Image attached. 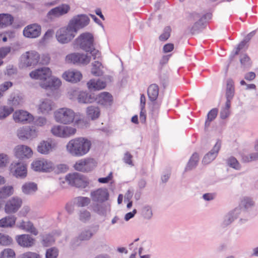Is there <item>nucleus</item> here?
Instances as JSON below:
<instances>
[{
	"label": "nucleus",
	"instance_id": "1",
	"mask_svg": "<svg viewBox=\"0 0 258 258\" xmlns=\"http://www.w3.org/2000/svg\"><path fill=\"white\" fill-rule=\"evenodd\" d=\"M91 141L84 137H78L70 140L66 145V151L73 157H82L86 155L91 147Z\"/></svg>",
	"mask_w": 258,
	"mask_h": 258
},
{
	"label": "nucleus",
	"instance_id": "2",
	"mask_svg": "<svg viewBox=\"0 0 258 258\" xmlns=\"http://www.w3.org/2000/svg\"><path fill=\"white\" fill-rule=\"evenodd\" d=\"M76 116L75 111L68 107L57 109L54 112V118L57 123L62 124H71L74 123Z\"/></svg>",
	"mask_w": 258,
	"mask_h": 258
},
{
	"label": "nucleus",
	"instance_id": "3",
	"mask_svg": "<svg viewBox=\"0 0 258 258\" xmlns=\"http://www.w3.org/2000/svg\"><path fill=\"white\" fill-rule=\"evenodd\" d=\"M73 45L74 48H80L85 51L90 50L94 45L93 35L87 32L82 33L75 39Z\"/></svg>",
	"mask_w": 258,
	"mask_h": 258
},
{
	"label": "nucleus",
	"instance_id": "4",
	"mask_svg": "<svg viewBox=\"0 0 258 258\" xmlns=\"http://www.w3.org/2000/svg\"><path fill=\"white\" fill-rule=\"evenodd\" d=\"M76 34L75 31L68 24L56 31L55 38L59 43L67 44L73 40Z\"/></svg>",
	"mask_w": 258,
	"mask_h": 258
},
{
	"label": "nucleus",
	"instance_id": "5",
	"mask_svg": "<svg viewBox=\"0 0 258 258\" xmlns=\"http://www.w3.org/2000/svg\"><path fill=\"white\" fill-rule=\"evenodd\" d=\"M65 61L69 64L86 66L91 61V56L84 53L73 52L66 56Z\"/></svg>",
	"mask_w": 258,
	"mask_h": 258
},
{
	"label": "nucleus",
	"instance_id": "6",
	"mask_svg": "<svg viewBox=\"0 0 258 258\" xmlns=\"http://www.w3.org/2000/svg\"><path fill=\"white\" fill-rule=\"evenodd\" d=\"M39 60L40 55L37 52L33 50L27 51L21 56L20 66L22 68L35 66L39 63Z\"/></svg>",
	"mask_w": 258,
	"mask_h": 258
},
{
	"label": "nucleus",
	"instance_id": "7",
	"mask_svg": "<svg viewBox=\"0 0 258 258\" xmlns=\"http://www.w3.org/2000/svg\"><path fill=\"white\" fill-rule=\"evenodd\" d=\"M90 22L89 17L85 14L74 16L69 22L68 24L77 33L78 31L87 26Z\"/></svg>",
	"mask_w": 258,
	"mask_h": 258
},
{
	"label": "nucleus",
	"instance_id": "8",
	"mask_svg": "<svg viewBox=\"0 0 258 258\" xmlns=\"http://www.w3.org/2000/svg\"><path fill=\"white\" fill-rule=\"evenodd\" d=\"M23 201L18 197H13L8 200L4 206V211L7 214L17 213L21 207Z\"/></svg>",
	"mask_w": 258,
	"mask_h": 258
},
{
	"label": "nucleus",
	"instance_id": "9",
	"mask_svg": "<svg viewBox=\"0 0 258 258\" xmlns=\"http://www.w3.org/2000/svg\"><path fill=\"white\" fill-rule=\"evenodd\" d=\"M29 75L32 79L39 80L41 86V84L48 81L51 76V71L49 68L43 67L32 71Z\"/></svg>",
	"mask_w": 258,
	"mask_h": 258
},
{
	"label": "nucleus",
	"instance_id": "10",
	"mask_svg": "<svg viewBox=\"0 0 258 258\" xmlns=\"http://www.w3.org/2000/svg\"><path fill=\"white\" fill-rule=\"evenodd\" d=\"M31 168L35 171H42L45 172L53 171V163L45 159L36 160L31 163Z\"/></svg>",
	"mask_w": 258,
	"mask_h": 258
},
{
	"label": "nucleus",
	"instance_id": "11",
	"mask_svg": "<svg viewBox=\"0 0 258 258\" xmlns=\"http://www.w3.org/2000/svg\"><path fill=\"white\" fill-rule=\"evenodd\" d=\"M96 165L95 161L92 158H85L79 160L74 165L75 170L81 172H88L92 170Z\"/></svg>",
	"mask_w": 258,
	"mask_h": 258
},
{
	"label": "nucleus",
	"instance_id": "12",
	"mask_svg": "<svg viewBox=\"0 0 258 258\" xmlns=\"http://www.w3.org/2000/svg\"><path fill=\"white\" fill-rule=\"evenodd\" d=\"M71 10L70 6L68 4H62L51 9L47 13L46 18L49 20H52L56 18L67 14Z\"/></svg>",
	"mask_w": 258,
	"mask_h": 258
},
{
	"label": "nucleus",
	"instance_id": "13",
	"mask_svg": "<svg viewBox=\"0 0 258 258\" xmlns=\"http://www.w3.org/2000/svg\"><path fill=\"white\" fill-rule=\"evenodd\" d=\"M65 179L69 184L78 187L85 188L88 184V182L78 173L69 174L66 176Z\"/></svg>",
	"mask_w": 258,
	"mask_h": 258
},
{
	"label": "nucleus",
	"instance_id": "14",
	"mask_svg": "<svg viewBox=\"0 0 258 258\" xmlns=\"http://www.w3.org/2000/svg\"><path fill=\"white\" fill-rule=\"evenodd\" d=\"M11 173L17 178H25L27 176L26 165L22 162H13L10 166Z\"/></svg>",
	"mask_w": 258,
	"mask_h": 258
},
{
	"label": "nucleus",
	"instance_id": "15",
	"mask_svg": "<svg viewBox=\"0 0 258 258\" xmlns=\"http://www.w3.org/2000/svg\"><path fill=\"white\" fill-rule=\"evenodd\" d=\"M41 32V26L36 24H32L26 26L23 30V35L28 38L38 37Z\"/></svg>",
	"mask_w": 258,
	"mask_h": 258
},
{
	"label": "nucleus",
	"instance_id": "16",
	"mask_svg": "<svg viewBox=\"0 0 258 258\" xmlns=\"http://www.w3.org/2000/svg\"><path fill=\"white\" fill-rule=\"evenodd\" d=\"M13 117L16 122L27 123L32 122L34 120V117L31 114L23 110L16 111L14 113Z\"/></svg>",
	"mask_w": 258,
	"mask_h": 258
},
{
	"label": "nucleus",
	"instance_id": "17",
	"mask_svg": "<svg viewBox=\"0 0 258 258\" xmlns=\"http://www.w3.org/2000/svg\"><path fill=\"white\" fill-rule=\"evenodd\" d=\"M90 196L93 201L102 203L108 200L109 194L107 189L100 188L91 191Z\"/></svg>",
	"mask_w": 258,
	"mask_h": 258
},
{
	"label": "nucleus",
	"instance_id": "18",
	"mask_svg": "<svg viewBox=\"0 0 258 258\" xmlns=\"http://www.w3.org/2000/svg\"><path fill=\"white\" fill-rule=\"evenodd\" d=\"M37 131L34 128L23 127L17 131V136L21 140L32 139L37 136Z\"/></svg>",
	"mask_w": 258,
	"mask_h": 258
},
{
	"label": "nucleus",
	"instance_id": "19",
	"mask_svg": "<svg viewBox=\"0 0 258 258\" xmlns=\"http://www.w3.org/2000/svg\"><path fill=\"white\" fill-rule=\"evenodd\" d=\"M15 156L20 159L30 158L32 156L33 151L28 146L19 145L14 148Z\"/></svg>",
	"mask_w": 258,
	"mask_h": 258
},
{
	"label": "nucleus",
	"instance_id": "20",
	"mask_svg": "<svg viewBox=\"0 0 258 258\" xmlns=\"http://www.w3.org/2000/svg\"><path fill=\"white\" fill-rule=\"evenodd\" d=\"M55 107L54 102L48 98L42 99L40 100L38 105V108L39 111L43 114H48Z\"/></svg>",
	"mask_w": 258,
	"mask_h": 258
},
{
	"label": "nucleus",
	"instance_id": "21",
	"mask_svg": "<svg viewBox=\"0 0 258 258\" xmlns=\"http://www.w3.org/2000/svg\"><path fill=\"white\" fill-rule=\"evenodd\" d=\"M62 77L68 82L76 83L80 81L82 75L77 70H68L62 74Z\"/></svg>",
	"mask_w": 258,
	"mask_h": 258
},
{
	"label": "nucleus",
	"instance_id": "22",
	"mask_svg": "<svg viewBox=\"0 0 258 258\" xmlns=\"http://www.w3.org/2000/svg\"><path fill=\"white\" fill-rule=\"evenodd\" d=\"M55 144L53 143L52 141L43 140L38 145L37 151L41 154L47 155L55 148Z\"/></svg>",
	"mask_w": 258,
	"mask_h": 258
},
{
	"label": "nucleus",
	"instance_id": "23",
	"mask_svg": "<svg viewBox=\"0 0 258 258\" xmlns=\"http://www.w3.org/2000/svg\"><path fill=\"white\" fill-rule=\"evenodd\" d=\"M212 15L210 13H207L201 17L199 14L197 13H193L190 15V17L195 20H198V21L196 22L194 25L192 29L193 31L199 30L203 27L204 22L206 20L210 19L211 18Z\"/></svg>",
	"mask_w": 258,
	"mask_h": 258
},
{
	"label": "nucleus",
	"instance_id": "24",
	"mask_svg": "<svg viewBox=\"0 0 258 258\" xmlns=\"http://www.w3.org/2000/svg\"><path fill=\"white\" fill-rule=\"evenodd\" d=\"M16 240L19 245L29 247L34 244V239L29 234H22L16 236Z\"/></svg>",
	"mask_w": 258,
	"mask_h": 258
},
{
	"label": "nucleus",
	"instance_id": "25",
	"mask_svg": "<svg viewBox=\"0 0 258 258\" xmlns=\"http://www.w3.org/2000/svg\"><path fill=\"white\" fill-rule=\"evenodd\" d=\"M221 143L217 141L214 145L212 150L207 153L203 159V162L205 164H208L212 161L217 156V154L221 148Z\"/></svg>",
	"mask_w": 258,
	"mask_h": 258
},
{
	"label": "nucleus",
	"instance_id": "26",
	"mask_svg": "<svg viewBox=\"0 0 258 258\" xmlns=\"http://www.w3.org/2000/svg\"><path fill=\"white\" fill-rule=\"evenodd\" d=\"M96 101L101 105L109 106L113 101L112 96L108 92H102L96 97Z\"/></svg>",
	"mask_w": 258,
	"mask_h": 258
},
{
	"label": "nucleus",
	"instance_id": "27",
	"mask_svg": "<svg viewBox=\"0 0 258 258\" xmlns=\"http://www.w3.org/2000/svg\"><path fill=\"white\" fill-rule=\"evenodd\" d=\"M61 84V81L59 79L50 77L47 82L41 84V87L46 90H53L58 88Z\"/></svg>",
	"mask_w": 258,
	"mask_h": 258
},
{
	"label": "nucleus",
	"instance_id": "28",
	"mask_svg": "<svg viewBox=\"0 0 258 258\" xmlns=\"http://www.w3.org/2000/svg\"><path fill=\"white\" fill-rule=\"evenodd\" d=\"M17 220L14 215H8L0 219V228H9L13 227Z\"/></svg>",
	"mask_w": 258,
	"mask_h": 258
},
{
	"label": "nucleus",
	"instance_id": "29",
	"mask_svg": "<svg viewBox=\"0 0 258 258\" xmlns=\"http://www.w3.org/2000/svg\"><path fill=\"white\" fill-rule=\"evenodd\" d=\"M17 227L26 232H30L34 235L38 233L37 230L35 228L33 223L30 221L22 220L17 225Z\"/></svg>",
	"mask_w": 258,
	"mask_h": 258
},
{
	"label": "nucleus",
	"instance_id": "30",
	"mask_svg": "<svg viewBox=\"0 0 258 258\" xmlns=\"http://www.w3.org/2000/svg\"><path fill=\"white\" fill-rule=\"evenodd\" d=\"M77 100L80 103H91L96 101V97L93 94L80 92L78 95Z\"/></svg>",
	"mask_w": 258,
	"mask_h": 258
},
{
	"label": "nucleus",
	"instance_id": "31",
	"mask_svg": "<svg viewBox=\"0 0 258 258\" xmlns=\"http://www.w3.org/2000/svg\"><path fill=\"white\" fill-rule=\"evenodd\" d=\"M87 85L89 90H99L105 88L106 83L100 80L91 79L87 83Z\"/></svg>",
	"mask_w": 258,
	"mask_h": 258
},
{
	"label": "nucleus",
	"instance_id": "32",
	"mask_svg": "<svg viewBox=\"0 0 258 258\" xmlns=\"http://www.w3.org/2000/svg\"><path fill=\"white\" fill-rule=\"evenodd\" d=\"M86 112L88 118L95 120L99 117L100 110L98 106L90 105L86 108Z\"/></svg>",
	"mask_w": 258,
	"mask_h": 258
},
{
	"label": "nucleus",
	"instance_id": "33",
	"mask_svg": "<svg viewBox=\"0 0 258 258\" xmlns=\"http://www.w3.org/2000/svg\"><path fill=\"white\" fill-rule=\"evenodd\" d=\"M62 124V139H68L74 136L77 133V129L70 125H65Z\"/></svg>",
	"mask_w": 258,
	"mask_h": 258
},
{
	"label": "nucleus",
	"instance_id": "34",
	"mask_svg": "<svg viewBox=\"0 0 258 258\" xmlns=\"http://www.w3.org/2000/svg\"><path fill=\"white\" fill-rule=\"evenodd\" d=\"M14 193V189L12 185H5L0 187V199H6Z\"/></svg>",
	"mask_w": 258,
	"mask_h": 258
},
{
	"label": "nucleus",
	"instance_id": "35",
	"mask_svg": "<svg viewBox=\"0 0 258 258\" xmlns=\"http://www.w3.org/2000/svg\"><path fill=\"white\" fill-rule=\"evenodd\" d=\"M91 74L95 76H101L103 74V67L102 63L99 61H95L91 63Z\"/></svg>",
	"mask_w": 258,
	"mask_h": 258
},
{
	"label": "nucleus",
	"instance_id": "36",
	"mask_svg": "<svg viewBox=\"0 0 258 258\" xmlns=\"http://www.w3.org/2000/svg\"><path fill=\"white\" fill-rule=\"evenodd\" d=\"M37 190V184L34 182H26L22 186V192L25 195L32 194Z\"/></svg>",
	"mask_w": 258,
	"mask_h": 258
},
{
	"label": "nucleus",
	"instance_id": "37",
	"mask_svg": "<svg viewBox=\"0 0 258 258\" xmlns=\"http://www.w3.org/2000/svg\"><path fill=\"white\" fill-rule=\"evenodd\" d=\"M147 93L148 97L151 101L156 100L159 94L158 86L156 84L151 85L148 87Z\"/></svg>",
	"mask_w": 258,
	"mask_h": 258
},
{
	"label": "nucleus",
	"instance_id": "38",
	"mask_svg": "<svg viewBox=\"0 0 258 258\" xmlns=\"http://www.w3.org/2000/svg\"><path fill=\"white\" fill-rule=\"evenodd\" d=\"M14 21L13 16L8 14H0V23L1 28L11 25Z\"/></svg>",
	"mask_w": 258,
	"mask_h": 258
},
{
	"label": "nucleus",
	"instance_id": "39",
	"mask_svg": "<svg viewBox=\"0 0 258 258\" xmlns=\"http://www.w3.org/2000/svg\"><path fill=\"white\" fill-rule=\"evenodd\" d=\"M97 232V230L93 231L91 229H85L82 231L78 236L79 238L83 241L89 240L93 236V235Z\"/></svg>",
	"mask_w": 258,
	"mask_h": 258
},
{
	"label": "nucleus",
	"instance_id": "40",
	"mask_svg": "<svg viewBox=\"0 0 258 258\" xmlns=\"http://www.w3.org/2000/svg\"><path fill=\"white\" fill-rule=\"evenodd\" d=\"M199 159V157L198 154L197 153L193 154L185 168L184 171L186 172L190 170L195 168L198 164Z\"/></svg>",
	"mask_w": 258,
	"mask_h": 258
},
{
	"label": "nucleus",
	"instance_id": "41",
	"mask_svg": "<svg viewBox=\"0 0 258 258\" xmlns=\"http://www.w3.org/2000/svg\"><path fill=\"white\" fill-rule=\"evenodd\" d=\"M14 111L13 106H0V119H4Z\"/></svg>",
	"mask_w": 258,
	"mask_h": 258
},
{
	"label": "nucleus",
	"instance_id": "42",
	"mask_svg": "<svg viewBox=\"0 0 258 258\" xmlns=\"http://www.w3.org/2000/svg\"><path fill=\"white\" fill-rule=\"evenodd\" d=\"M255 205L254 202L249 197L243 198L240 202V206L245 210L251 208Z\"/></svg>",
	"mask_w": 258,
	"mask_h": 258
},
{
	"label": "nucleus",
	"instance_id": "43",
	"mask_svg": "<svg viewBox=\"0 0 258 258\" xmlns=\"http://www.w3.org/2000/svg\"><path fill=\"white\" fill-rule=\"evenodd\" d=\"M233 81L229 79L227 81V88H226V98H232L234 94V88Z\"/></svg>",
	"mask_w": 258,
	"mask_h": 258
},
{
	"label": "nucleus",
	"instance_id": "44",
	"mask_svg": "<svg viewBox=\"0 0 258 258\" xmlns=\"http://www.w3.org/2000/svg\"><path fill=\"white\" fill-rule=\"evenodd\" d=\"M90 203V199L87 197H79L75 199V204L78 207L87 206Z\"/></svg>",
	"mask_w": 258,
	"mask_h": 258
},
{
	"label": "nucleus",
	"instance_id": "45",
	"mask_svg": "<svg viewBox=\"0 0 258 258\" xmlns=\"http://www.w3.org/2000/svg\"><path fill=\"white\" fill-rule=\"evenodd\" d=\"M62 124L53 125L51 129V134L55 137L61 138Z\"/></svg>",
	"mask_w": 258,
	"mask_h": 258
},
{
	"label": "nucleus",
	"instance_id": "46",
	"mask_svg": "<svg viewBox=\"0 0 258 258\" xmlns=\"http://www.w3.org/2000/svg\"><path fill=\"white\" fill-rule=\"evenodd\" d=\"M12 238L8 235L0 233V245L8 246L12 243Z\"/></svg>",
	"mask_w": 258,
	"mask_h": 258
},
{
	"label": "nucleus",
	"instance_id": "47",
	"mask_svg": "<svg viewBox=\"0 0 258 258\" xmlns=\"http://www.w3.org/2000/svg\"><path fill=\"white\" fill-rule=\"evenodd\" d=\"M16 254L11 248H5L0 253V258H15Z\"/></svg>",
	"mask_w": 258,
	"mask_h": 258
},
{
	"label": "nucleus",
	"instance_id": "48",
	"mask_svg": "<svg viewBox=\"0 0 258 258\" xmlns=\"http://www.w3.org/2000/svg\"><path fill=\"white\" fill-rule=\"evenodd\" d=\"M258 160V152L251 153L247 155H243L242 160L243 162H250Z\"/></svg>",
	"mask_w": 258,
	"mask_h": 258
},
{
	"label": "nucleus",
	"instance_id": "49",
	"mask_svg": "<svg viewBox=\"0 0 258 258\" xmlns=\"http://www.w3.org/2000/svg\"><path fill=\"white\" fill-rule=\"evenodd\" d=\"M78 214L79 220L83 222H86L89 221L91 218L90 212L86 210H80Z\"/></svg>",
	"mask_w": 258,
	"mask_h": 258
},
{
	"label": "nucleus",
	"instance_id": "50",
	"mask_svg": "<svg viewBox=\"0 0 258 258\" xmlns=\"http://www.w3.org/2000/svg\"><path fill=\"white\" fill-rule=\"evenodd\" d=\"M142 215L145 219H151L153 215L151 207L149 206H144L142 210Z\"/></svg>",
	"mask_w": 258,
	"mask_h": 258
},
{
	"label": "nucleus",
	"instance_id": "51",
	"mask_svg": "<svg viewBox=\"0 0 258 258\" xmlns=\"http://www.w3.org/2000/svg\"><path fill=\"white\" fill-rule=\"evenodd\" d=\"M22 98L19 96H15L12 98L10 99L8 101V103L10 106L17 107L22 102Z\"/></svg>",
	"mask_w": 258,
	"mask_h": 258
},
{
	"label": "nucleus",
	"instance_id": "52",
	"mask_svg": "<svg viewBox=\"0 0 258 258\" xmlns=\"http://www.w3.org/2000/svg\"><path fill=\"white\" fill-rule=\"evenodd\" d=\"M240 62L243 67H247L251 65V62L249 56L246 54H242L240 56Z\"/></svg>",
	"mask_w": 258,
	"mask_h": 258
},
{
	"label": "nucleus",
	"instance_id": "53",
	"mask_svg": "<svg viewBox=\"0 0 258 258\" xmlns=\"http://www.w3.org/2000/svg\"><path fill=\"white\" fill-rule=\"evenodd\" d=\"M74 121L75 124L80 128H85L89 126V122L85 118H78Z\"/></svg>",
	"mask_w": 258,
	"mask_h": 258
},
{
	"label": "nucleus",
	"instance_id": "54",
	"mask_svg": "<svg viewBox=\"0 0 258 258\" xmlns=\"http://www.w3.org/2000/svg\"><path fill=\"white\" fill-rule=\"evenodd\" d=\"M11 48L9 46L3 47L0 48V66L3 63L2 59L10 52Z\"/></svg>",
	"mask_w": 258,
	"mask_h": 258
},
{
	"label": "nucleus",
	"instance_id": "55",
	"mask_svg": "<svg viewBox=\"0 0 258 258\" xmlns=\"http://www.w3.org/2000/svg\"><path fill=\"white\" fill-rule=\"evenodd\" d=\"M218 109L214 108L212 109L208 114V120L205 122L206 126L210 125V122L213 120L217 116Z\"/></svg>",
	"mask_w": 258,
	"mask_h": 258
},
{
	"label": "nucleus",
	"instance_id": "56",
	"mask_svg": "<svg viewBox=\"0 0 258 258\" xmlns=\"http://www.w3.org/2000/svg\"><path fill=\"white\" fill-rule=\"evenodd\" d=\"M82 241V240L79 238V236L74 237L70 241V247L73 249L76 248L81 244Z\"/></svg>",
	"mask_w": 258,
	"mask_h": 258
},
{
	"label": "nucleus",
	"instance_id": "57",
	"mask_svg": "<svg viewBox=\"0 0 258 258\" xmlns=\"http://www.w3.org/2000/svg\"><path fill=\"white\" fill-rule=\"evenodd\" d=\"M19 258H41V256L38 253L27 251L22 254Z\"/></svg>",
	"mask_w": 258,
	"mask_h": 258
},
{
	"label": "nucleus",
	"instance_id": "58",
	"mask_svg": "<svg viewBox=\"0 0 258 258\" xmlns=\"http://www.w3.org/2000/svg\"><path fill=\"white\" fill-rule=\"evenodd\" d=\"M58 255L57 249L53 247L47 250L46 252V258H56Z\"/></svg>",
	"mask_w": 258,
	"mask_h": 258
},
{
	"label": "nucleus",
	"instance_id": "59",
	"mask_svg": "<svg viewBox=\"0 0 258 258\" xmlns=\"http://www.w3.org/2000/svg\"><path fill=\"white\" fill-rule=\"evenodd\" d=\"M68 169L67 165L64 164H60L56 166L54 165L53 170L57 173H63L66 172Z\"/></svg>",
	"mask_w": 258,
	"mask_h": 258
},
{
	"label": "nucleus",
	"instance_id": "60",
	"mask_svg": "<svg viewBox=\"0 0 258 258\" xmlns=\"http://www.w3.org/2000/svg\"><path fill=\"white\" fill-rule=\"evenodd\" d=\"M171 29L169 27L165 28L164 32L159 36L161 41H165L168 39L170 35Z\"/></svg>",
	"mask_w": 258,
	"mask_h": 258
},
{
	"label": "nucleus",
	"instance_id": "61",
	"mask_svg": "<svg viewBox=\"0 0 258 258\" xmlns=\"http://www.w3.org/2000/svg\"><path fill=\"white\" fill-rule=\"evenodd\" d=\"M228 164L231 166V167L236 169H240V165L238 163V161L236 158L234 157H231L228 159L227 161Z\"/></svg>",
	"mask_w": 258,
	"mask_h": 258
},
{
	"label": "nucleus",
	"instance_id": "62",
	"mask_svg": "<svg viewBox=\"0 0 258 258\" xmlns=\"http://www.w3.org/2000/svg\"><path fill=\"white\" fill-rule=\"evenodd\" d=\"M86 52H90L91 54V57L92 56L94 59H95L97 58H99L101 56V53L100 51L95 49L94 45H93L91 48H90V50H88Z\"/></svg>",
	"mask_w": 258,
	"mask_h": 258
},
{
	"label": "nucleus",
	"instance_id": "63",
	"mask_svg": "<svg viewBox=\"0 0 258 258\" xmlns=\"http://www.w3.org/2000/svg\"><path fill=\"white\" fill-rule=\"evenodd\" d=\"M8 163L9 158L8 156L5 154L0 153V167H5Z\"/></svg>",
	"mask_w": 258,
	"mask_h": 258
},
{
	"label": "nucleus",
	"instance_id": "64",
	"mask_svg": "<svg viewBox=\"0 0 258 258\" xmlns=\"http://www.w3.org/2000/svg\"><path fill=\"white\" fill-rule=\"evenodd\" d=\"M13 85V83L11 82H5L3 84L0 85V90L3 94L5 92L8 90Z\"/></svg>",
	"mask_w": 258,
	"mask_h": 258
}]
</instances>
